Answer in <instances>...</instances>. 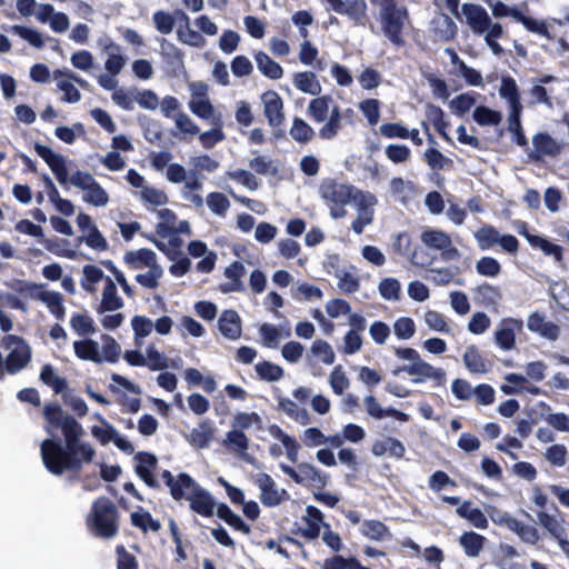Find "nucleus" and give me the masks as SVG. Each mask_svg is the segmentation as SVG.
Here are the masks:
<instances>
[{"instance_id": "obj_57", "label": "nucleus", "mask_w": 569, "mask_h": 569, "mask_svg": "<svg viewBox=\"0 0 569 569\" xmlns=\"http://www.w3.org/2000/svg\"><path fill=\"white\" fill-rule=\"evenodd\" d=\"M207 206L217 216L223 217L230 207V201L222 192H210L207 198Z\"/></svg>"}, {"instance_id": "obj_43", "label": "nucleus", "mask_w": 569, "mask_h": 569, "mask_svg": "<svg viewBox=\"0 0 569 569\" xmlns=\"http://www.w3.org/2000/svg\"><path fill=\"white\" fill-rule=\"evenodd\" d=\"M342 114L340 108L335 106L330 110L328 121L319 129V137L325 140L333 139L341 129Z\"/></svg>"}, {"instance_id": "obj_14", "label": "nucleus", "mask_w": 569, "mask_h": 569, "mask_svg": "<svg viewBox=\"0 0 569 569\" xmlns=\"http://www.w3.org/2000/svg\"><path fill=\"white\" fill-rule=\"evenodd\" d=\"M307 515L302 517L305 527L292 530V533L301 536L307 540H315L319 537L321 527L329 528L323 520V513L315 506L306 508Z\"/></svg>"}, {"instance_id": "obj_51", "label": "nucleus", "mask_w": 569, "mask_h": 569, "mask_svg": "<svg viewBox=\"0 0 569 569\" xmlns=\"http://www.w3.org/2000/svg\"><path fill=\"white\" fill-rule=\"evenodd\" d=\"M256 372L261 380L278 381L283 377V369L270 361L263 360L256 365Z\"/></svg>"}, {"instance_id": "obj_58", "label": "nucleus", "mask_w": 569, "mask_h": 569, "mask_svg": "<svg viewBox=\"0 0 569 569\" xmlns=\"http://www.w3.org/2000/svg\"><path fill=\"white\" fill-rule=\"evenodd\" d=\"M213 124H214V128H212L208 131H204L199 136V140H200L201 144L206 149L212 148L216 143L224 140V138H226V136L222 131V128H221L220 119H217L216 121H213Z\"/></svg>"}, {"instance_id": "obj_9", "label": "nucleus", "mask_w": 569, "mask_h": 569, "mask_svg": "<svg viewBox=\"0 0 569 569\" xmlns=\"http://www.w3.org/2000/svg\"><path fill=\"white\" fill-rule=\"evenodd\" d=\"M280 468L296 483L310 485L317 488H325L327 486L328 477L311 463L301 462L297 469L281 463Z\"/></svg>"}, {"instance_id": "obj_7", "label": "nucleus", "mask_w": 569, "mask_h": 569, "mask_svg": "<svg viewBox=\"0 0 569 569\" xmlns=\"http://www.w3.org/2000/svg\"><path fill=\"white\" fill-rule=\"evenodd\" d=\"M355 187L338 182L333 179L325 180L320 184V194L323 200L331 203L330 214L335 219L343 218L347 213L345 207L351 202Z\"/></svg>"}, {"instance_id": "obj_39", "label": "nucleus", "mask_w": 569, "mask_h": 569, "mask_svg": "<svg viewBox=\"0 0 569 569\" xmlns=\"http://www.w3.org/2000/svg\"><path fill=\"white\" fill-rule=\"evenodd\" d=\"M331 102L332 98L329 94L312 99L307 109L308 117L317 123L323 122L328 118Z\"/></svg>"}, {"instance_id": "obj_47", "label": "nucleus", "mask_w": 569, "mask_h": 569, "mask_svg": "<svg viewBox=\"0 0 569 569\" xmlns=\"http://www.w3.org/2000/svg\"><path fill=\"white\" fill-rule=\"evenodd\" d=\"M291 138L299 143H308L315 137L313 129L301 118L296 117L290 129Z\"/></svg>"}, {"instance_id": "obj_5", "label": "nucleus", "mask_w": 569, "mask_h": 569, "mask_svg": "<svg viewBox=\"0 0 569 569\" xmlns=\"http://www.w3.org/2000/svg\"><path fill=\"white\" fill-rule=\"evenodd\" d=\"M44 286L43 283H36L22 279H13L8 283V287L16 293L43 302L50 313L57 320L62 321L66 317L63 297L58 291H44Z\"/></svg>"}, {"instance_id": "obj_22", "label": "nucleus", "mask_w": 569, "mask_h": 569, "mask_svg": "<svg viewBox=\"0 0 569 569\" xmlns=\"http://www.w3.org/2000/svg\"><path fill=\"white\" fill-rule=\"evenodd\" d=\"M422 242L436 250H446L448 258L458 256V249L452 247L450 237L440 230H426L421 233Z\"/></svg>"}, {"instance_id": "obj_11", "label": "nucleus", "mask_w": 569, "mask_h": 569, "mask_svg": "<svg viewBox=\"0 0 569 569\" xmlns=\"http://www.w3.org/2000/svg\"><path fill=\"white\" fill-rule=\"evenodd\" d=\"M256 485L260 489V501L264 507H277L290 498L286 489L277 488L274 480L268 473H259Z\"/></svg>"}, {"instance_id": "obj_30", "label": "nucleus", "mask_w": 569, "mask_h": 569, "mask_svg": "<svg viewBox=\"0 0 569 569\" xmlns=\"http://www.w3.org/2000/svg\"><path fill=\"white\" fill-rule=\"evenodd\" d=\"M393 249L396 252L400 253L401 256H406L410 258V261L420 267L429 266L430 261L428 259L420 260L419 259V251L413 248L411 237L407 232H400L396 240L393 241Z\"/></svg>"}, {"instance_id": "obj_10", "label": "nucleus", "mask_w": 569, "mask_h": 569, "mask_svg": "<svg viewBox=\"0 0 569 569\" xmlns=\"http://www.w3.org/2000/svg\"><path fill=\"white\" fill-rule=\"evenodd\" d=\"M401 371L407 372L410 376H416V378L412 379V382L415 383H420L427 379H431L437 386H441L446 380V373L442 369L435 368L421 358L417 362H411L410 365L397 368L393 370V375H398Z\"/></svg>"}, {"instance_id": "obj_3", "label": "nucleus", "mask_w": 569, "mask_h": 569, "mask_svg": "<svg viewBox=\"0 0 569 569\" xmlns=\"http://www.w3.org/2000/svg\"><path fill=\"white\" fill-rule=\"evenodd\" d=\"M372 3L379 6L378 21L383 36L396 49L403 48L407 44L405 30L410 23L407 7L396 0H372Z\"/></svg>"}, {"instance_id": "obj_2", "label": "nucleus", "mask_w": 569, "mask_h": 569, "mask_svg": "<svg viewBox=\"0 0 569 569\" xmlns=\"http://www.w3.org/2000/svg\"><path fill=\"white\" fill-rule=\"evenodd\" d=\"M188 490L190 493H186L184 499L189 501V507L193 512L201 517L210 518L213 516L214 508L217 507L218 518L223 520L232 529L243 535L251 532V527L246 523L240 516L234 513L227 503L221 502L217 505L212 495L198 485L194 479L193 486H190Z\"/></svg>"}, {"instance_id": "obj_50", "label": "nucleus", "mask_w": 569, "mask_h": 569, "mask_svg": "<svg viewBox=\"0 0 569 569\" xmlns=\"http://www.w3.org/2000/svg\"><path fill=\"white\" fill-rule=\"evenodd\" d=\"M451 61L452 63H458L459 71L468 84L476 87L483 84L481 73L478 70L467 66L465 61L459 59L455 51H451Z\"/></svg>"}, {"instance_id": "obj_31", "label": "nucleus", "mask_w": 569, "mask_h": 569, "mask_svg": "<svg viewBox=\"0 0 569 569\" xmlns=\"http://www.w3.org/2000/svg\"><path fill=\"white\" fill-rule=\"evenodd\" d=\"M141 236L146 238L148 241L152 242L156 246V248L162 253H164L169 260H174L181 254H183L181 251L183 240L176 233L168 236L169 247L164 242L158 240L153 234L142 232Z\"/></svg>"}, {"instance_id": "obj_13", "label": "nucleus", "mask_w": 569, "mask_h": 569, "mask_svg": "<svg viewBox=\"0 0 569 569\" xmlns=\"http://www.w3.org/2000/svg\"><path fill=\"white\" fill-rule=\"evenodd\" d=\"M533 149L528 153L530 160L540 162L545 157L555 158L561 153L562 146L547 132L532 137Z\"/></svg>"}, {"instance_id": "obj_26", "label": "nucleus", "mask_w": 569, "mask_h": 569, "mask_svg": "<svg viewBox=\"0 0 569 569\" xmlns=\"http://www.w3.org/2000/svg\"><path fill=\"white\" fill-rule=\"evenodd\" d=\"M123 307V301L118 295L117 286L110 277H106V283L102 291V299L97 309L98 313L116 311Z\"/></svg>"}, {"instance_id": "obj_21", "label": "nucleus", "mask_w": 569, "mask_h": 569, "mask_svg": "<svg viewBox=\"0 0 569 569\" xmlns=\"http://www.w3.org/2000/svg\"><path fill=\"white\" fill-rule=\"evenodd\" d=\"M164 485L170 489V495L176 501L186 498L184 489L193 486V478L187 472H180L176 478L169 470L161 472Z\"/></svg>"}, {"instance_id": "obj_36", "label": "nucleus", "mask_w": 569, "mask_h": 569, "mask_svg": "<svg viewBox=\"0 0 569 569\" xmlns=\"http://www.w3.org/2000/svg\"><path fill=\"white\" fill-rule=\"evenodd\" d=\"M293 84L299 91L312 96L320 94L322 90L316 73L312 71L296 72L293 74Z\"/></svg>"}, {"instance_id": "obj_16", "label": "nucleus", "mask_w": 569, "mask_h": 569, "mask_svg": "<svg viewBox=\"0 0 569 569\" xmlns=\"http://www.w3.org/2000/svg\"><path fill=\"white\" fill-rule=\"evenodd\" d=\"M34 151L49 166L57 180L61 184H66L68 182V169L64 158L51 148L40 143L34 144Z\"/></svg>"}, {"instance_id": "obj_17", "label": "nucleus", "mask_w": 569, "mask_h": 569, "mask_svg": "<svg viewBox=\"0 0 569 569\" xmlns=\"http://www.w3.org/2000/svg\"><path fill=\"white\" fill-rule=\"evenodd\" d=\"M461 10L473 33L482 34L489 29L491 19L482 6L468 2L462 4Z\"/></svg>"}, {"instance_id": "obj_45", "label": "nucleus", "mask_w": 569, "mask_h": 569, "mask_svg": "<svg viewBox=\"0 0 569 569\" xmlns=\"http://www.w3.org/2000/svg\"><path fill=\"white\" fill-rule=\"evenodd\" d=\"M522 110H513L509 112L508 130L512 133V141L519 147H527L528 139L525 136L521 126Z\"/></svg>"}, {"instance_id": "obj_20", "label": "nucleus", "mask_w": 569, "mask_h": 569, "mask_svg": "<svg viewBox=\"0 0 569 569\" xmlns=\"http://www.w3.org/2000/svg\"><path fill=\"white\" fill-rule=\"evenodd\" d=\"M527 327L531 332L550 341H556L560 335V327L552 321H546L545 316L538 311L528 317Z\"/></svg>"}, {"instance_id": "obj_53", "label": "nucleus", "mask_w": 569, "mask_h": 569, "mask_svg": "<svg viewBox=\"0 0 569 569\" xmlns=\"http://www.w3.org/2000/svg\"><path fill=\"white\" fill-rule=\"evenodd\" d=\"M71 328L79 336H89L96 332L93 320L87 313H74L70 319Z\"/></svg>"}, {"instance_id": "obj_55", "label": "nucleus", "mask_w": 569, "mask_h": 569, "mask_svg": "<svg viewBox=\"0 0 569 569\" xmlns=\"http://www.w3.org/2000/svg\"><path fill=\"white\" fill-rule=\"evenodd\" d=\"M531 247L539 248L546 256H552L557 262L563 260L562 247L540 236L532 238Z\"/></svg>"}, {"instance_id": "obj_18", "label": "nucleus", "mask_w": 569, "mask_h": 569, "mask_svg": "<svg viewBox=\"0 0 569 569\" xmlns=\"http://www.w3.org/2000/svg\"><path fill=\"white\" fill-rule=\"evenodd\" d=\"M522 328V320L505 318L495 332V342L502 350H511L516 346V330Z\"/></svg>"}, {"instance_id": "obj_63", "label": "nucleus", "mask_w": 569, "mask_h": 569, "mask_svg": "<svg viewBox=\"0 0 569 569\" xmlns=\"http://www.w3.org/2000/svg\"><path fill=\"white\" fill-rule=\"evenodd\" d=\"M476 270L483 277H497L501 272V266L492 257H482L477 261Z\"/></svg>"}, {"instance_id": "obj_8", "label": "nucleus", "mask_w": 569, "mask_h": 569, "mask_svg": "<svg viewBox=\"0 0 569 569\" xmlns=\"http://www.w3.org/2000/svg\"><path fill=\"white\" fill-rule=\"evenodd\" d=\"M475 239L481 250H487L495 244H500L501 248L510 254H516L519 250V241L512 234H500L499 231L491 224H485L475 232Z\"/></svg>"}, {"instance_id": "obj_23", "label": "nucleus", "mask_w": 569, "mask_h": 569, "mask_svg": "<svg viewBox=\"0 0 569 569\" xmlns=\"http://www.w3.org/2000/svg\"><path fill=\"white\" fill-rule=\"evenodd\" d=\"M123 261L130 269L133 270L151 268L158 264L156 253L148 248L127 251L124 253Z\"/></svg>"}, {"instance_id": "obj_40", "label": "nucleus", "mask_w": 569, "mask_h": 569, "mask_svg": "<svg viewBox=\"0 0 569 569\" xmlns=\"http://www.w3.org/2000/svg\"><path fill=\"white\" fill-rule=\"evenodd\" d=\"M259 71L267 78L278 80L283 74L282 67L271 59L266 52L259 51L254 54Z\"/></svg>"}, {"instance_id": "obj_4", "label": "nucleus", "mask_w": 569, "mask_h": 569, "mask_svg": "<svg viewBox=\"0 0 569 569\" xmlns=\"http://www.w3.org/2000/svg\"><path fill=\"white\" fill-rule=\"evenodd\" d=\"M86 526L96 538H114L120 529V512L114 502L104 496L97 498L86 517Z\"/></svg>"}, {"instance_id": "obj_32", "label": "nucleus", "mask_w": 569, "mask_h": 569, "mask_svg": "<svg viewBox=\"0 0 569 569\" xmlns=\"http://www.w3.org/2000/svg\"><path fill=\"white\" fill-rule=\"evenodd\" d=\"M456 513L477 529H487L489 526L486 515L479 508H473L470 500H465L458 506Z\"/></svg>"}, {"instance_id": "obj_42", "label": "nucleus", "mask_w": 569, "mask_h": 569, "mask_svg": "<svg viewBox=\"0 0 569 569\" xmlns=\"http://www.w3.org/2000/svg\"><path fill=\"white\" fill-rule=\"evenodd\" d=\"M426 116L428 120L433 124L436 131L441 138L451 142L450 137L447 133L449 123L445 120V113L439 106L428 104L426 108Z\"/></svg>"}, {"instance_id": "obj_61", "label": "nucleus", "mask_w": 569, "mask_h": 569, "mask_svg": "<svg viewBox=\"0 0 569 569\" xmlns=\"http://www.w3.org/2000/svg\"><path fill=\"white\" fill-rule=\"evenodd\" d=\"M425 322L427 326L435 331L441 332V333H449L451 331L446 317L436 311V310H428L425 313Z\"/></svg>"}, {"instance_id": "obj_27", "label": "nucleus", "mask_w": 569, "mask_h": 569, "mask_svg": "<svg viewBox=\"0 0 569 569\" xmlns=\"http://www.w3.org/2000/svg\"><path fill=\"white\" fill-rule=\"evenodd\" d=\"M463 363L471 373H486L491 369V362L487 360L476 345H470L463 353Z\"/></svg>"}, {"instance_id": "obj_25", "label": "nucleus", "mask_w": 569, "mask_h": 569, "mask_svg": "<svg viewBox=\"0 0 569 569\" xmlns=\"http://www.w3.org/2000/svg\"><path fill=\"white\" fill-rule=\"evenodd\" d=\"M218 328L221 335L228 339L236 340L241 336V319L237 311L224 310L219 320Z\"/></svg>"}, {"instance_id": "obj_59", "label": "nucleus", "mask_w": 569, "mask_h": 569, "mask_svg": "<svg viewBox=\"0 0 569 569\" xmlns=\"http://www.w3.org/2000/svg\"><path fill=\"white\" fill-rule=\"evenodd\" d=\"M102 361L106 360L109 363H116L121 353L120 345L109 335L102 336Z\"/></svg>"}, {"instance_id": "obj_48", "label": "nucleus", "mask_w": 569, "mask_h": 569, "mask_svg": "<svg viewBox=\"0 0 569 569\" xmlns=\"http://www.w3.org/2000/svg\"><path fill=\"white\" fill-rule=\"evenodd\" d=\"M479 126H498L501 122V113L486 106H478L472 114Z\"/></svg>"}, {"instance_id": "obj_62", "label": "nucleus", "mask_w": 569, "mask_h": 569, "mask_svg": "<svg viewBox=\"0 0 569 569\" xmlns=\"http://www.w3.org/2000/svg\"><path fill=\"white\" fill-rule=\"evenodd\" d=\"M393 331L398 339H410L416 332V323L410 317H400L393 323Z\"/></svg>"}, {"instance_id": "obj_6", "label": "nucleus", "mask_w": 569, "mask_h": 569, "mask_svg": "<svg viewBox=\"0 0 569 569\" xmlns=\"http://www.w3.org/2000/svg\"><path fill=\"white\" fill-rule=\"evenodd\" d=\"M0 345L3 349L10 350L4 359V375H16L30 363L31 347L22 337L7 335L1 339Z\"/></svg>"}, {"instance_id": "obj_24", "label": "nucleus", "mask_w": 569, "mask_h": 569, "mask_svg": "<svg viewBox=\"0 0 569 569\" xmlns=\"http://www.w3.org/2000/svg\"><path fill=\"white\" fill-rule=\"evenodd\" d=\"M246 274V268L242 262L233 261L224 269V277L230 281L220 286L223 293L241 292L244 290L242 277Z\"/></svg>"}, {"instance_id": "obj_56", "label": "nucleus", "mask_w": 569, "mask_h": 569, "mask_svg": "<svg viewBox=\"0 0 569 569\" xmlns=\"http://www.w3.org/2000/svg\"><path fill=\"white\" fill-rule=\"evenodd\" d=\"M86 191L87 193L83 196V200L92 206L103 207L109 201L107 191L97 181L91 183Z\"/></svg>"}, {"instance_id": "obj_33", "label": "nucleus", "mask_w": 569, "mask_h": 569, "mask_svg": "<svg viewBox=\"0 0 569 569\" xmlns=\"http://www.w3.org/2000/svg\"><path fill=\"white\" fill-rule=\"evenodd\" d=\"M371 452L377 457L388 453L395 458H402L405 456L406 448L400 440L387 437L382 440H376L372 443Z\"/></svg>"}, {"instance_id": "obj_15", "label": "nucleus", "mask_w": 569, "mask_h": 569, "mask_svg": "<svg viewBox=\"0 0 569 569\" xmlns=\"http://www.w3.org/2000/svg\"><path fill=\"white\" fill-rule=\"evenodd\" d=\"M134 460L137 465L134 467V471L137 476L149 487L152 489H158L160 487L159 482L154 478L153 471L158 467V459L153 453L147 451H140L134 456Z\"/></svg>"}, {"instance_id": "obj_38", "label": "nucleus", "mask_w": 569, "mask_h": 569, "mask_svg": "<svg viewBox=\"0 0 569 569\" xmlns=\"http://www.w3.org/2000/svg\"><path fill=\"white\" fill-rule=\"evenodd\" d=\"M104 51L108 53V58L104 62L106 70L111 76L119 74L126 64V58L121 54L120 46L110 41L104 46Z\"/></svg>"}, {"instance_id": "obj_54", "label": "nucleus", "mask_w": 569, "mask_h": 569, "mask_svg": "<svg viewBox=\"0 0 569 569\" xmlns=\"http://www.w3.org/2000/svg\"><path fill=\"white\" fill-rule=\"evenodd\" d=\"M224 445L230 450L244 452L249 448V439L241 430H230L226 435Z\"/></svg>"}, {"instance_id": "obj_35", "label": "nucleus", "mask_w": 569, "mask_h": 569, "mask_svg": "<svg viewBox=\"0 0 569 569\" xmlns=\"http://www.w3.org/2000/svg\"><path fill=\"white\" fill-rule=\"evenodd\" d=\"M130 522L134 528L140 529L143 533L148 531L159 532L161 530V523L158 519H154L152 515L139 507V510L130 515Z\"/></svg>"}, {"instance_id": "obj_37", "label": "nucleus", "mask_w": 569, "mask_h": 569, "mask_svg": "<svg viewBox=\"0 0 569 569\" xmlns=\"http://www.w3.org/2000/svg\"><path fill=\"white\" fill-rule=\"evenodd\" d=\"M76 356L81 360L102 362V356L99 352V343L92 339H83L73 342Z\"/></svg>"}, {"instance_id": "obj_1", "label": "nucleus", "mask_w": 569, "mask_h": 569, "mask_svg": "<svg viewBox=\"0 0 569 569\" xmlns=\"http://www.w3.org/2000/svg\"><path fill=\"white\" fill-rule=\"evenodd\" d=\"M43 417L47 421V433L53 436L54 430L60 429L64 445L59 439L47 438L40 445V455L46 469L53 476H62L64 472L78 475L83 465L93 461L94 448L81 438L84 430L80 422L70 415H66L61 406L49 402L43 407Z\"/></svg>"}, {"instance_id": "obj_29", "label": "nucleus", "mask_w": 569, "mask_h": 569, "mask_svg": "<svg viewBox=\"0 0 569 569\" xmlns=\"http://www.w3.org/2000/svg\"><path fill=\"white\" fill-rule=\"evenodd\" d=\"M499 94L508 102L510 111L523 110L520 91L516 80L512 77H502Z\"/></svg>"}, {"instance_id": "obj_12", "label": "nucleus", "mask_w": 569, "mask_h": 569, "mask_svg": "<svg viewBox=\"0 0 569 569\" xmlns=\"http://www.w3.org/2000/svg\"><path fill=\"white\" fill-rule=\"evenodd\" d=\"M327 4L328 11H335L338 14L347 16L355 24H365L367 17L366 0H322Z\"/></svg>"}, {"instance_id": "obj_19", "label": "nucleus", "mask_w": 569, "mask_h": 569, "mask_svg": "<svg viewBox=\"0 0 569 569\" xmlns=\"http://www.w3.org/2000/svg\"><path fill=\"white\" fill-rule=\"evenodd\" d=\"M263 102V113L268 123L273 127H280L284 121L283 101L276 91H267L261 97Z\"/></svg>"}, {"instance_id": "obj_64", "label": "nucleus", "mask_w": 569, "mask_h": 569, "mask_svg": "<svg viewBox=\"0 0 569 569\" xmlns=\"http://www.w3.org/2000/svg\"><path fill=\"white\" fill-rule=\"evenodd\" d=\"M117 569H138L139 562L137 558L130 553L123 545L116 547Z\"/></svg>"}, {"instance_id": "obj_52", "label": "nucleus", "mask_w": 569, "mask_h": 569, "mask_svg": "<svg viewBox=\"0 0 569 569\" xmlns=\"http://www.w3.org/2000/svg\"><path fill=\"white\" fill-rule=\"evenodd\" d=\"M96 418L103 425V427L93 426L91 433L97 438L101 445L113 442L118 431L99 413Z\"/></svg>"}, {"instance_id": "obj_49", "label": "nucleus", "mask_w": 569, "mask_h": 569, "mask_svg": "<svg viewBox=\"0 0 569 569\" xmlns=\"http://www.w3.org/2000/svg\"><path fill=\"white\" fill-rule=\"evenodd\" d=\"M158 216L162 221L156 226L157 234L161 238H167L169 234H173L177 214L171 209L164 208L158 211Z\"/></svg>"}, {"instance_id": "obj_46", "label": "nucleus", "mask_w": 569, "mask_h": 569, "mask_svg": "<svg viewBox=\"0 0 569 569\" xmlns=\"http://www.w3.org/2000/svg\"><path fill=\"white\" fill-rule=\"evenodd\" d=\"M40 380L49 386L54 393H61L68 388L67 380L56 375L54 369L51 365H44L41 368Z\"/></svg>"}, {"instance_id": "obj_34", "label": "nucleus", "mask_w": 569, "mask_h": 569, "mask_svg": "<svg viewBox=\"0 0 569 569\" xmlns=\"http://www.w3.org/2000/svg\"><path fill=\"white\" fill-rule=\"evenodd\" d=\"M360 533L367 539L383 541L392 538V533L387 525L380 520H365L360 527Z\"/></svg>"}, {"instance_id": "obj_28", "label": "nucleus", "mask_w": 569, "mask_h": 569, "mask_svg": "<svg viewBox=\"0 0 569 569\" xmlns=\"http://www.w3.org/2000/svg\"><path fill=\"white\" fill-rule=\"evenodd\" d=\"M214 438V428L209 420H202L198 427L193 428L189 436L188 442L196 449L209 447Z\"/></svg>"}, {"instance_id": "obj_44", "label": "nucleus", "mask_w": 569, "mask_h": 569, "mask_svg": "<svg viewBox=\"0 0 569 569\" xmlns=\"http://www.w3.org/2000/svg\"><path fill=\"white\" fill-rule=\"evenodd\" d=\"M278 409L286 412L290 418L300 422L301 425H307L310 420L309 413L306 409H299L297 403L286 397L278 396Z\"/></svg>"}, {"instance_id": "obj_60", "label": "nucleus", "mask_w": 569, "mask_h": 569, "mask_svg": "<svg viewBox=\"0 0 569 569\" xmlns=\"http://www.w3.org/2000/svg\"><path fill=\"white\" fill-rule=\"evenodd\" d=\"M79 241H84L89 248L98 251H107L109 249L108 241L99 231L97 226H92L88 234L86 237H80Z\"/></svg>"}, {"instance_id": "obj_41", "label": "nucleus", "mask_w": 569, "mask_h": 569, "mask_svg": "<svg viewBox=\"0 0 569 569\" xmlns=\"http://www.w3.org/2000/svg\"><path fill=\"white\" fill-rule=\"evenodd\" d=\"M486 538L475 531H467L460 536L459 542L469 557H478L483 548Z\"/></svg>"}]
</instances>
